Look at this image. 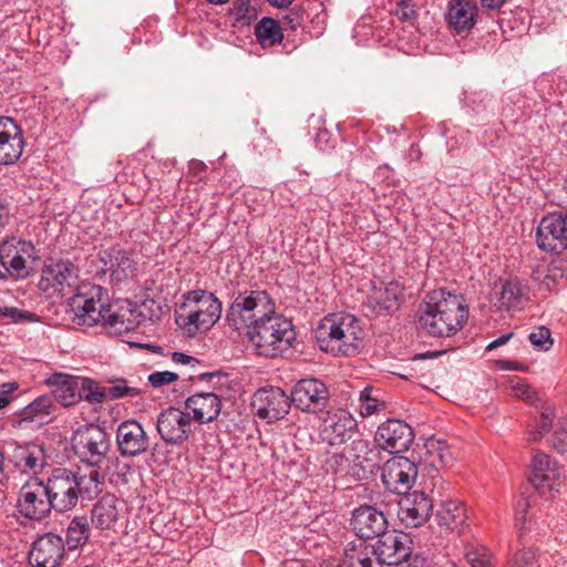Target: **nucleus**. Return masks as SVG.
<instances>
[{
    "instance_id": "f257e3e1",
    "label": "nucleus",
    "mask_w": 567,
    "mask_h": 567,
    "mask_svg": "<svg viewBox=\"0 0 567 567\" xmlns=\"http://www.w3.org/2000/svg\"><path fill=\"white\" fill-rule=\"evenodd\" d=\"M78 268L69 260H55L42 269L40 288L50 295L68 298L69 315L76 326L103 324L116 334L134 330L146 320L140 307L128 299L110 302L107 291L97 285L76 286Z\"/></svg>"
},
{
    "instance_id": "f03ea898",
    "label": "nucleus",
    "mask_w": 567,
    "mask_h": 567,
    "mask_svg": "<svg viewBox=\"0 0 567 567\" xmlns=\"http://www.w3.org/2000/svg\"><path fill=\"white\" fill-rule=\"evenodd\" d=\"M467 318L468 310L462 298L440 289L427 295L419 322L427 334L441 338L454 336Z\"/></svg>"
},
{
    "instance_id": "7ed1b4c3",
    "label": "nucleus",
    "mask_w": 567,
    "mask_h": 567,
    "mask_svg": "<svg viewBox=\"0 0 567 567\" xmlns=\"http://www.w3.org/2000/svg\"><path fill=\"white\" fill-rule=\"evenodd\" d=\"M221 301L210 291L196 289L185 292L175 311V322L188 337L210 330L221 317Z\"/></svg>"
},
{
    "instance_id": "20e7f679",
    "label": "nucleus",
    "mask_w": 567,
    "mask_h": 567,
    "mask_svg": "<svg viewBox=\"0 0 567 567\" xmlns=\"http://www.w3.org/2000/svg\"><path fill=\"white\" fill-rule=\"evenodd\" d=\"M315 333L322 351L333 355H349L358 350L361 328L353 315L338 312L326 316Z\"/></svg>"
},
{
    "instance_id": "39448f33",
    "label": "nucleus",
    "mask_w": 567,
    "mask_h": 567,
    "mask_svg": "<svg viewBox=\"0 0 567 567\" xmlns=\"http://www.w3.org/2000/svg\"><path fill=\"white\" fill-rule=\"evenodd\" d=\"M259 355L276 358L288 351L296 340V331L290 320L276 311L250 327L246 333Z\"/></svg>"
},
{
    "instance_id": "423d86ee",
    "label": "nucleus",
    "mask_w": 567,
    "mask_h": 567,
    "mask_svg": "<svg viewBox=\"0 0 567 567\" xmlns=\"http://www.w3.org/2000/svg\"><path fill=\"white\" fill-rule=\"evenodd\" d=\"M276 311V303L265 290H246L236 296L226 311V322L238 333L250 330Z\"/></svg>"
},
{
    "instance_id": "0eeeda50",
    "label": "nucleus",
    "mask_w": 567,
    "mask_h": 567,
    "mask_svg": "<svg viewBox=\"0 0 567 567\" xmlns=\"http://www.w3.org/2000/svg\"><path fill=\"white\" fill-rule=\"evenodd\" d=\"M71 441L74 453L87 465H100L110 450L109 434L94 423L78 427Z\"/></svg>"
},
{
    "instance_id": "6e6552de",
    "label": "nucleus",
    "mask_w": 567,
    "mask_h": 567,
    "mask_svg": "<svg viewBox=\"0 0 567 567\" xmlns=\"http://www.w3.org/2000/svg\"><path fill=\"white\" fill-rule=\"evenodd\" d=\"M156 431L166 444L181 446L193 434V417L179 408L168 406L157 415Z\"/></svg>"
},
{
    "instance_id": "1a4fd4ad",
    "label": "nucleus",
    "mask_w": 567,
    "mask_h": 567,
    "mask_svg": "<svg viewBox=\"0 0 567 567\" xmlns=\"http://www.w3.org/2000/svg\"><path fill=\"white\" fill-rule=\"evenodd\" d=\"M18 512L30 520H41L53 509L44 482L29 480L19 491Z\"/></svg>"
},
{
    "instance_id": "9d476101",
    "label": "nucleus",
    "mask_w": 567,
    "mask_h": 567,
    "mask_svg": "<svg viewBox=\"0 0 567 567\" xmlns=\"http://www.w3.org/2000/svg\"><path fill=\"white\" fill-rule=\"evenodd\" d=\"M44 485L53 509L56 512L63 513L76 506L80 495L76 493L78 485L73 471L56 467L51 472Z\"/></svg>"
},
{
    "instance_id": "9b49d317",
    "label": "nucleus",
    "mask_w": 567,
    "mask_h": 567,
    "mask_svg": "<svg viewBox=\"0 0 567 567\" xmlns=\"http://www.w3.org/2000/svg\"><path fill=\"white\" fill-rule=\"evenodd\" d=\"M292 404L306 413H319L324 411L330 402V393L327 385L319 379L309 378L298 381L291 391Z\"/></svg>"
},
{
    "instance_id": "f8f14e48",
    "label": "nucleus",
    "mask_w": 567,
    "mask_h": 567,
    "mask_svg": "<svg viewBox=\"0 0 567 567\" xmlns=\"http://www.w3.org/2000/svg\"><path fill=\"white\" fill-rule=\"evenodd\" d=\"M27 258H38L31 241L11 237L0 244V264L16 280L28 277Z\"/></svg>"
},
{
    "instance_id": "ddd939ff",
    "label": "nucleus",
    "mask_w": 567,
    "mask_h": 567,
    "mask_svg": "<svg viewBox=\"0 0 567 567\" xmlns=\"http://www.w3.org/2000/svg\"><path fill=\"white\" fill-rule=\"evenodd\" d=\"M412 539L396 529L386 530L371 545L372 554L380 565H396L411 554Z\"/></svg>"
},
{
    "instance_id": "4468645a",
    "label": "nucleus",
    "mask_w": 567,
    "mask_h": 567,
    "mask_svg": "<svg viewBox=\"0 0 567 567\" xmlns=\"http://www.w3.org/2000/svg\"><path fill=\"white\" fill-rule=\"evenodd\" d=\"M97 257L101 271L109 274L110 280L115 285L133 279L137 275V261L130 250L113 246L100 250Z\"/></svg>"
},
{
    "instance_id": "2eb2a0df",
    "label": "nucleus",
    "mask_w": 567,
    "mask_h": 567,
    "mask_svg": "<svg viewBox=\"0 0 567 567\" xmlns=\"http://www.w3.org/2000/svg\"><path fill=\"white\" fill-rule=\"evenodd\" d=\"M291 404V395H287L282 389L276 386L259 389L254 394L251 402L258 417L268 423L284 419Z\"/></svg>"
},
{
    "instance_id": "dca6fc26",
    "label": "nucleus",
    "mask_w": 567,
    "mask_h": 567,
    "mask_svg": "<svg viewBox=\"0 0 567 567\" xmlns=\"http://www.w3.org/2000/svg\"><path fill=\"white\" fill-rule=\"evenodd\" d=\"M416 475L414 462L405 456H394L383 466L382 482L390 492L401 495L412 487Z\"/></svg>"
},
{
    "instance_id": "f3484780",
    "label": "nucleus",
    "mask_w": 567,
    "mask_h": 567,
    "mask_svg": "<svg viewBox=\"0 0 567 567\" xmlns=\"http://www.w3.org/2000/svg\"><path fill=\"white\" fill-rule=\"evenodd\" d=\"M537 245L549 252H561L567 248V217L553 213L545 216L536 231Z\"/></svg>"
},
{
    "instance_id": "a211bd4d",
    "label": "nucleus",
    "mask_w": 567,
    "mask_h": 567,
    "mask_svg": "<svg viewBox=\"0 0 567 567\" xmlns=\"http://www.w3.org/2000/svg\"><path fill=\"white\" fill-rule=\"evenodd\" d=\"M414 440L412 427L404 421L390 419L378 426L374 441L384 451L400 453L409 450Z\"/></svg>"
},
{
    "instance_id": "6ab92c4d",
    "label": "nucleus",
    "mask_w": 567,
    "mask_h": 567,
    "mask_svg": "<svg viewBox=\"0 0 567 567\" xmlns=\"http://www.w3.org/2000/svg\"><path fill=\"white\" fill-rule=\"evenodd\" d=\"M64 557V540L53 533L38 537L29 551V564L32 567H59Z\"/></svg>"
},
{
    "instance_id": "aec40b11",
    "label": "nucleus",
    "mask_w": 567,
    "mask_h": 567,
    "mask_svg": "<svg viewBox=\"0 0 567 567\" xmlns=\"http://www.w3.org/2000/svg\"><path fill=\"white\" fill-rule=\"evenodd\" d=\"M357 430V421L343 409L330 410L321 425V437L330 445H339L350 440Z\"/></svg>"
},
{
    "instance_id": "412c9836",
    "label": "nucleus",
    "mask_w": 567,
    "mask_h": 567,
    "mask_svg": "<svg viewBox=\"0 0 567 567\" xmlns=\"http://www.w3.org/2000/svg\"><path fill=\"white\" fill-rule=\"evenodd\" d=\"M7 447L9 460L22 473L38 474L47 465L45 451L41 444L10 442L7 444Z\"/></svg>"
},
{
    "instance_id": "4be33fe9",
    "label": "nucleus",
    "mask_w": 567,
    "mask_h": 567,
    "mask_svg": "<svg viewBox=\"0 0 567 567\" xmlns=\"http://www.w3.org/2000/svg\"><path fill=\"white\" fill-rule=\"evenodd\" d=\"M350 524L360 539H377L389 530V522L384 513L368 505L354 509Z\"/></svg>"
},
{
    "instance_id": "5701e85b",
    "label": "nucleus",
    "mask_w": 567,
    "mask_h": 567,
    "mask_svg": "<svg viewBox=\"0 0 567 567\" xmlns=\"http://www.w3.org/2000/svg\"><path fill=\"white\" fill-rule=\"evenodd\" d=\"M116 444L122 456L134 457L147 451L150 439L140 422L126 420L117 426Z\"/></svg>"
},
{
    "instance_id": "b1692460",
    "label": "nucleus",
    "mask_w": 567,
    "mask_h": 567,
    "mask_svg": "<svg viewBox=\"0 0 567 567\" xmlns=\"http://www.w3.org/2000/svg\"><path fill=\"white\" fill-rule=\"evenodd\" d=\"M24 148L22 128L14 120L7 116L0 117V165H13L17 163Z\"/></svg>"
},
{
    "instance_id": "393cba45",
    "label": "nucleus",
    "mask_w": 567,
    "mask_h": 567,
    "mask_svg": "<svg viewBox=\"0 0 567 567\" xmlns=\"http://www.w3.org/2000/svg\"><path fill=\"white\" fill-rule=\"evenodd\" d=\"M433 504L424 492L415 491L399 502V518L406 527L423 525L432 513Z\"/></svg>"
},
{
    "instance_id": "a878e982",
    "label": "nucleus",
    "mask_w": 567,
    "mask_h": 567,
    "mask_svg": "<svg viewBox=\"0 0 567 567\" xmlns=\"http://www.w3.org/2000/svg\"><path fill=\"white\" fill-rule=\"evenodd\" d=\"M80 377L62 372H54L45 379V384L50 386L54 403H60L64 408L75 405L81 401L79 392Z\"/></svg>"
},
{
    "instance_id": "bb28decb",
    "label": "nucleus",
    "mask_w": 567,
    "mask_h": 567,
    "mask_svg": "<svg viewBox=\"0 0 567 567\" xmlns=\"http://www.w3.org/2000/svg\"><path fill=\"white\" fill-rule=\"evenodd\" d=\"M530 467L529 482L540 495L551 493L559 485V475L547 454H535Z\"/></svg>"
},
{
    "instance_id": "cd10ccee",
    "label": "nucleus",
    "mask_w": 567,
    "mask_h": 567,
    "mask_svg": "<svg viewBox=\"0 0 567 567\" xmlns=\"http://www.w3.org/2000/svg\"><path fill=\"white\" fill-rule=\"evenodd\" d=\"M185 408L193 412V420L199 424L215 421L221 411V400L214 392H198L185 400Z\"/></svg>"
},
{
    "instance_id": "c85d7f7f",
    "label": "nucleus",
    "mask_w": 567,
    "mask_h": 567,
    "mask_svg": "<svg viewBox=\"0 0 567 567\" xmlns=\"http://www.w3.org/2000/svg\"><path fill=\"white\" fill-rule=\"evenodd\" d=\"M399 285L390 282L384 285H373L371 293L368 296L365 306L375 316L386 315L398 308Z\"/></svg>"
},
{
    "instance_id": "c756f323",
    "label": "nucleus",
    "mask_w": 567,
    "mask_h": 567,
    "mask_svg": "<svg viewBox=\"0 0 567 567\" xmlns=\"http://www.w3.org/2000/svg\"><path fill=\"white\" fill-rule=\"evenodd\" d=\"M117 498L106 494L91 509V523L101 530L112 529L118 520Z\"/></svg>"
},
{
    "instance_id": "7c9ffc66",
    "label": "nucleus",
    "mask_w": 567,
    "mask_h": 567,
    "mask_svg": "<svg viewBox=\"0 0 567 567\" xmlns=\"http://www.w3.org/2000/svg\"><path fill=\"white\" fill-rule=\"evenodd\" d=\"M74 476L80 498L91 501L102 493L105 475L100 472L99 465H87L84 471L74 472Z\"/></svg>"
},
{
    "instance_id": "2f4dec72",
    "label": "nucleus",
    "mask_w": 567,
    "mask_h": 567,
    "mask_svg": "<svg viewBox=\"0 0 567 567\" xmlns=\"http://www.w3.org/2000/svg\"><path fill=\"white\" fill-rule=\"evenodd\" d=\"M56 412V404L52 395L43 394L34 399L20 412L22 422H31L37 425L49 423Z\"/></svg>"
},
{
    "instance_id": "473e14b6",
    "label": "nucleus",
    "mask_w": 567,
    "mask_h": 567,
    "mask_svg": "<svg viewBox=\"0 0 567 567\" xmlns=\"http://www.w3.org/2000/svg\"><path fill=\"white\" fill-rule=\"evenodd\" d=\"M476 6L471 0H452L449 6L447 20L457 32L467 31L475 24Z\"/></svg>"
},
{
    "instance_id": "72a5a7b5",
    "label": "nucleus",
    "mask_w": 567,
    "mask_h": 567,
    "mask_svg": "<svg viewBox=\"0 0 567 567\" xmlns=\"http://www.w3.org/2000/svg\"><path fill=\"white\" fill-rule=\"evenodd\" d=\"M528 289L519 279H509L502 284L497 307L504 310L517 309L527 298Z\"/></svg>"
},
{
    "instance_id": "f704fd0d",
    "label": "nucleus",
    "mask_w": 567,
    "mask_h": 567,
    "mask_svg": "<svg viewBox=\"0 0 567 567\" xmlns=\"http://www.w3.org/2000/svg\"><path fill=\"white\" fill-rule=\"evenodd\" d=\"M439 525L450 530L463 529L467 519L464 505L456 501L445 502L437 511Z\"/></svg>"
},
{
    "instance_id": "c9c22d12",
    "label": "nucleus",
    "mask_w": 567,
    "mask_h": 567,
    "mask_svg": "<svg viewBox=\"0 0 567 567\" xmlns=\"http://www.w3.org/2000/svg\"><path fill=\"white\" fill-rule=\"evenodd\" d=\"M255 37L264 49L272 48L282 42V28L277 20L265 17L256 23Z\"/></svg>"
},
{
    "instance_id": "e433bc0d",
    "label": "nucleus",
    "mask_w": 567,
    "mask_h": 567,
    "mask_svg": "<svg viewBox=\"0 0 567 567\" xmlns=\"http://www.w3.org/2000/svg\"><path fill=\"white\" fill-rule=\"evenodd\" d=\"M90 537V526L85 516H75L65 533L64 547L75 550L86 544Z\"/></svg>"
},
{
    "instance_id": "4c0bfd02",
    "label": "nucleus",
    "mask_w": 567,
    "mask_h": 567,
    "mask_svg": "<svg viewBox=\"0 0 567 567\" xmlns=\"http://www.w3.org/2000/svg\"><path fill=\"white\" fill-rule=\"evenodd\" d=\"M372 549L362 543H349L343 554V567H372Z\"/></svg>"
},
{
    "instance_id": "58836bf2",
    "label": "nucleus",
    "mask_w": 567,
    "mask_h": 567,
    "mask_svg": "<svg viewBox=\"0 0 567 567\" xmlns=\"http://www.w3.org/2000/svg\"><path fill=\"white\" fill-rule=\"evenodd\" d=\"M109 383L110 385L104 388L105 400H118L125 396L135 398L143 393L140 388L130 385V382L125 379H113Z\"/></svg>"
},
{
    "instance_id": "ea45409f",
    "label": "nucleus",
    "mask_w": 567,
    "mask_h": 567,
    "mask_svg": "<svg viewBox=\"0 0 567 567\" xmlns=\"http://www.w3.org/2000/svg\"><path fill=\"white\" fill-rule=\"evenodd\" d=\"M439 451H442L441 440H429L420 452V465L429 468V472L440 471Z\"/></svg>"
},
{
    "instance_id": "a19ab883",
    "label": "nucleus",
    "mask_w": 567,
    "mask_h": 567,
    "mask_svg": "<svg viewBox=\"0 0 567 567\" xmlns=\"http://www.w3.org/2000/svg\"><path fill=\"white\" fill-rule=\"evenodd\" d=\"M465 557L472 567H494L493 553L483 545H468L465 548Z\"/></svg>"
},
{
    "instance_id": "79ce46f5",
    "label": "nucleus",
    "mask_w": 567,
    "mask_h": 567,
    "mask_svg": "<svg viewBox=\"0 0 567 567\" xmlns=\"http://www.w3.org/2000/svg\"><path fill=\"white\" fill-rule=\"evenodd\" d=\"M351 456L355 465L365 468L374 464L377 451L370 449V444L365 440H355L351 444Z\"/></svg>"
},
{
    "instance_id": "37998d69",
    "label": "nucleus",
    "mask_w": 567,
    "mask_h": 567,
    "mask_svg": "<svg viewBox=\"0 0 567 567\" xmlns=\"http://www.w3.org/2000/svg\"><path fill=\"white\" fill-rule=\"evenodd\" d=\"M79 392L81 394V401L84 400L91 404L102 403L105 400L104 388L99 382L80 377Z\"/></svg>"
},
{
    "instance_id": "c03bdc74",
    "label": "nucleus",
    "mask_w": 567,
    "mask_h": 567,
    "mask_svg": "<svg viewBox=\"0 0 567 567\" xmlns=\"http://www.w3.org/2000/svg\"><path fill=\"white\" fill-rule=\"evenodd\" d=\"M542 410L540 417L537 425L529 432L528 441H538L544 434H546L551 425L555 417V410L551 405L543 404L538 405Z\"/></svg>"
},
{
    "instance_id": "a18cd8bd",
    "label": "nucleus",
    "mask_w": 567,
    "mask_h": 567,
    "mask_svg": "<svg viewBox=\"0 0 567 567\" xmlns=\"http://www.w3.org/2000/svg\"><path fill=\"white\" fill-rule=\"evenodd\" d=\"M372 388L367 386L359 394V410L363 417L371 416L385 408L383 402L372 396Z\"/></svg>"
},
{
    "instance_id": "49530a36",
    "label": "nucleus",
    "mask_w": 567,
    "mask_h": 567,
    "mask_svg": "<svg viewBox=\"0 0 567 567\" xmlns=\"http://www.w3.org/2000/svg\"><path fill=\"white\" fill-rule=\"evenodd\" d=\"M511 389L517 398L538 408L540 400L538 399L536 391L529 384L518 378H515L511 380Z\"/></svg>"
},
{
    "instance_id": "de8ad7c7",
    "label": "nucleus",
    "mask_w": 567,
    "mask_h": 567,
    "mask_svg": "<svg viewBox=\"0 0 567 567\" xmlns=\"http://www.w3.org/2000/svg\"><path fill=\"white\" fill-rule=\"evenodd\" d=\"M528 340L533 344V347L539 351H548L554 346V339L551 338L550 330L540 326L537 327L533 332L529 333Z\"/></svg>"
},
{
    "instance_id": "09e8293b",
    "label": "nucleus",
    "mask_w": 567,
    "mask_h": 567,
    "mask_svg": "<svg viewBox=\"0 0 567 567\" xmlns=\"http://www.w3.org/2000/svg\"><path fill=\"white\" fill-rule=\"evenodd\" d=\"M530 504L527 498H520L515 507V526L519 533L523 535L525 532L529 530L532 527V518L528 516V509Z\"/></svg>"
},
{
    "instance_id": "8fccbe9b",
    "label": "nucleus",
    "mask_w": 567,
    "mask_h": 567,
    "mask_svg": "<svg viewBox=\"0 0 567 567\" xmlns=\"http://www.w3.org/2000/svg\"><path fill=\"white\" fill-rule=\"evenodd\" d=\"M3 319L7 323H19L25 321H37L38 317L35 313L18 309L16 307H3Z\"/></svg>"
},
{
    "instance_id": "3c124183",
    "label": "nucleus",
    "mask_w": 567,
    "mask_h": 567,
    "mask_svg": "<svg viewBox=\"0 0 567 567\" xmlns=\"http://www.w3.org/2000/svg\"><path fill=\"white\" fill-rule=\"evenodd\" d=\"M536 551L532 548H525L515 554L513 560L508 561L507 567H537Z\"/></svg>"
},
{
    "instance_id": "603ef678",
    "label": "nucleus",
    "mask_w": 567,
    "mask_h": 567,
    "mask_svg": "<svg viewBox=\"0 0 567 567\" xmlns=\"http://www.w3.org/2000/svg\"><path fill=\"white\" fill-rule=\"evenodd\" d=\"M395 16L403 22L414 23L416 19L415 6L409 0H400L395 7Z\"/></svg>"
},
{
    "instance_id": "864d4df0",
    "label": "nucleus",
    "mask_w": 567,
    "mask_h": 567,
    "mask_svg": "<svg viewBox=\"0 0 567 567\" xmlns=\"http://www.w3.org/2000/svg\"><path fill=\"white\" fill-rule=\"evenodd\" d=\"M178 379V375L171 371H156L148 375V382L153 388H161Z\"/></svg>"
},
{
    "instance_id": "5fc2aeb1",
    "label": "nucleus",
    "mask_w": 567,
    "mask_h": 567,
    "mask_svg": "<svg viewBox=\"0 0 567 567\" xmlns=\"http://www.w3.org/2000/svg\"><path fill=\"white\" fill-rule=\"evenodd\" d=\"M553 445L560 452H565L567 450V425L565 426L560 424L555 431Z\"/></svg>"
},
{
    "instance_id": "6e6d98bb",
    "label": "nucleus",
    "mask_w": 567,
    "mask_h": 567,
    "mask_svg": "<svg viewBox=\"0 0 567 567\" xmlns=\"http://www.w3.org/2000/svg\"><path fill=\"white\" fill-rule=\"evenodd\" d=\"M18 385L14 382H8L0 385V409L7 406L11 401L12 393Z\"/></svg>"
},
{
    "instance_id": "4d7b16f0",
    "label": "nucleus",
    "mask_w": 567,
    "mask_h": 567,
    "mask_svg": "<svg viewBox=\"0 0 567 567\" xmlns=\"http://www.w3.org/2000/svg\"><path fill=\"white\" fill-rule=\"evenodd\" d=\"M398 567H429L426 559L421 555L410 554L402 563L396 564Z\"/></svg>"
},
{
    "instance_id": "13d9d810",
    "label": "nucleus",
    "mask_w": 567,
    "mask_h": 567,
    "mask_svg": "<svg viewBox=\"0 0 567 567\" xmlns=\"http://www.w3.org/2000/svg\"><path fill=\"white\" fill-rule=\"evenodd\" d=\"M452 462V455L447 444L442 441V451H439V463L440 467H444Z\"/></svg>"
},
{
    "instance_id": "bf43d9fd",
    "label": "nucleus",
    "mask_w": 567,
    "mask_h": 567,
    "mask_svg": "<svg viewBox=\"0 0 567 567\" xmlns=\"http://www.w3.org/2000/svg\"><path fill=\"white\" fill-rule=\"evenodd\" d=\"M189 173L194 176H202L206 172L207 166L204 162L198 159H192L188 165Z\"/></svg>"
},
{
    "instance_id": "052dcab7",
    "label": "nucleus",
    "mask_w": 567,
    "mask_h": 567,
    "mask_svg": "<svg viewBox=\"0 0 567 567\" xmlns=\"http://www.w3.org/2000/svg\"><path fill=\"white\" fill-rule=\"evenodd\" d=\"M172 360L178 364H188L190 362H197V360L194 357L187 355L182 352H174L172 355Z\"/></svg>"
},
{
    "instance_id": "680f3d73",
    "label": "nucleus",
    "mask_w": 567,
    "mask_h": 567,
    "mask_svg": "<svg viewBox=\"0 0 567 567\" xmlns=\"http://www.w3.org/2000/svg\"><path fill=\"white\" fill-rule=\"evenodd\" d=\"M513 337V333L508 334H502L497 339L493 340L486 346V350L492 351L503 344H505L511 338Z\"/></svg>"
},
{
    "instance_id": "e2e57ef3",
    "label": "nucleus",
    "mask_w": 567,
    "mask_h": 567,
    "mask_svg": "<svg viewBox=\"0 0 567 567\" xmlns=\"http://www.w3.org/2000/svg\"><path fill=\"white\" fill-rule=\"evenodd\" d=\"M481 6L487 10H498L501 9L506 0H480Z\"/></svg>"
},
{
    "instance_id": "0e129e2a",
    "label": "nucleus",
    "mask_w": 567,
    "mask_h": 567,
    "mask_svg": "<svg viewBox=\"0 0 567 567\" xmlns=\"http://www.w3.org/2000/svg\"><path fill=\"white\" fill-rule=\"evenodd\" d=\"M499 364L502 368H506L509 370H523V368H520L519 363L515 362V361H501Z\"/></svg>"
},
{
    "instance_id": "69168bd1",
    "label": "nucleus",
    "mask_w": 567,
    "mask_h": 567,
    "mask_svg": "<svg viewBox=\"0 0 567 567\" xmlns=\"http://www.w3.org/2000/svg\"><path fill=\"white\" fill-rule=\"evenodd\" d=\"M293 0H268V2L276 8H287Z\"/></svg>"
},
{
    "instance_id": "338daca9",
    "label": "nucleus",
    "mask_w": 567,
    "mask_h": 567,
    "mask_svg": "<svg viewBox=\"0 0 567 567\" xmlns=\"http://www.w3.org/2000/svg\"><path fill=\"white\" fill-rule=\"evenodd\" d=\"M477 95H481V93H472L470 95H465V102L468 106H471L473 110L476 109V106L474 105L476 103V96Z\"/></svg>"
},
{
    "instance_id": "774afa93",
    "label": "nucleus",
    "mask_w": 567,
    "mask_h": 567,
    "mask_svg": "<svg viewBox=\"0 0 567 567\" xmlns=\"http://www.w3.org/2000/svg\"><path fill=\"white\" fill-rule=\"evenodd\" d=\"M343 461H344L343 455H340V454H333V455H331V457L328 460V463H333V464H336V465H339V464H341Z\"/></svg>"
}]
</instances>
